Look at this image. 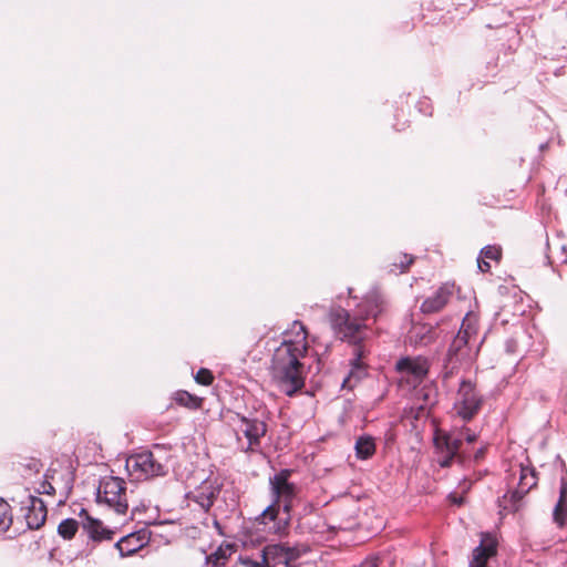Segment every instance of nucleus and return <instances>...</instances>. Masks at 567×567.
<instances>
[{
  "label": "nucleus",
  "mask_w": 567,
  "mask_h": 567,
  "mask_svg": "<svg viewBox=\"0 0 567 567\" xmlns=\"http://www.w3.org/2000/svg\"><path fill=\"white\" fill-rule=\"evenodd\" d=\"M476 440L477 435L467 427L453 432L436 431L433 439L437 454L436 462L441 467H450L454 461L463 464L466 460L465 452L462 451L463 442L472 444Z\"/></svg>",
  "instance_id": "nucleus-3"
},
{
  "label": "nucleus",
  "mask_w": 567,
  "mask_h": 567,
  "mask_svg": "<svg viewBox=\"0 0 567 567\" xmlns=\"http://www.w3.org/2000/svg\"><path fill=\"white\" fill-rule=\"evenodd\" d=\"M96 499L113 508L117 514L127 511L126 483L120 477H105L100 482Z\"/></svg>",
  "instance_id": "nucleus-6"
},
{
  "label": "nucleus",
  "mask_w": 567,
  "mask_h": 567,
  "mask_svg": "<svg viewBox=\"0 0 567 567\" xmlns=\"http://www.w3.org/2000/svg\"><path fill=\"white\" fill-rule=\"evenodd\" d=\"M453 295L452 287L444 285L433 296L426 298L421 305L423 313H434L442 310Z\"/></svg>",
  "instance_id": "nucleus-17"
},
{
  "label": "nucleus",
  "mask_w": 567,
  "mask_h": 567,
  "mask_svg": "<svg viewBox=\"0 0 567 567\" xmlns=\"http://www.w3.org/2000/svg\"><path fill=\"white\" fill-rule=\"evenodd\" d=\"M353 346L354 358L351 360V369L342 382V388L349 390L353 389L367 375V365L362 362L365 350L361 343Z\"/></svg>",
  "instance_id": "nucleus-14"
},
{
  "label": "nucleus",
  "mask_w": 567,
  "mask_h": 567,
  "mask_svg": "<svg viewBox=\"0 0 567 567\" xmlns=\"http://www.w3.org/2000/svg\"><path fill=\"white\" fill-rule=\"evenodd\" d=\"M240 422L238 431L247 439V444L241 445V451L246 454L260 451L261 439L267 434L268 425L265 420L257 416H247L240 413L235 414Z\"/></svg>",
  "instance_id": "nucleus-7"
},
{
  "label": "nucleus",
  "mask_w": 567,
  "mask_h": 567,
  "mask_svg": "<svg viewBox=\"0 0 567 567\" xmlns=\"http://www.w3.org/2000/svg\"><path fill=\"white\" fill-rule=\"evenodd\" d=\"M384 310V300L378 291L370 292L359 305L358 311L351 316L341 307H332L329 312L331 328L336 336L350 344L362 343L369 333L365 320L377 319Z\"/></svg>",
  "instance_id": "nucleus-2"
},
{
  "label": "nucleus",
  "mask_w": 567,
  "mask_h": 567,
  "mask_svg": "<svg viewBox=\"0 0 567 567\" xmlns=\"http://www.w3.org/2000/svg\"><path fill=\"white\" fill-rule=\"evenodd\" d=\"M150 542V532L146 528L131 533L115 543V548L122 557L131 556L142 549Z\"/></svg>",
  "instance_id": "nucleus-15"
},
{
  "label": "nucleus",
  "mask_w": 567,
  "mask_h": 567,
  "mask_svg": "<svg viewBox=\"0 0 567 567\" xmlns=\"http://www.w3.org/2000/svg\"><path fill=\"white\" fill-rule=\"evenodd\" d=\"M125 467L134 481H145L166 474V466L151 451L131 455L126 460Z\"/></svg>",
  "instance_id": "nucleus-5"
},
{
  "label": "nucleus",
  "mask_w": 567,
  "mask_h": 567,
  "mask_svg": "<svg viewBox=\"0 0 567 567\" xmlns=\"http://www.w3.org/2000/svg\"><path fill=\"white\" fill-rule=\"evenodd\" d=\"M477 267L482 272H487L491 269L489 262L485 258H482V257L477 258Z\"/></svg>",
  "instance_id": "nucleus-33"
},
{
  "label": "nucleus",
  "mask_w": 567,
  "mask_h": 567,
  "mask_svg": "<svg viewBox=\"0 0 567 567\" xmlns=\"http://www.w3.org/2000/svg\"><path fill=\"white\" fill-rule=\"evenodd\" d=\"M300 553L295 547L282 544L267 545L261 550L262 561L266 567H291V563L297 560Z\"/></svg>",
  "instance_id": "nucleus-10"
},
{
  "label": "nucleus",
  "mask_w": 567,
  "mask_h": 567,
  "mask_svg": "<svg viewBox=\"0 0 567 567\" xmlns=\"http://www.w3.org/2000/svg\"><path fill=\"white\" fill-rule=\"evenodd\" d=\"M290 476V470H281L270 477L269 483L275 501L262 512L264 519L275 520L279 511L282 509L284 514H286L285 523H289L290 512L297 496V487L293 483L289 482Z\"/></svg>",
  "instance_id": "nucleus-4"
},
{
  "label": "nucleus",
  "mask_w": 567,
  "mask_h": 567,
  "mask_svg": "<svg viewBox=\"0 0 567 567\" xmlns=\"http://www.w3.org/2000/svg\"><path fill=\"white\" fill-rule=\"evenodd\" d=\"M218 488L213 485H203L198 488L194 496V501L200 506L204 512H208L214 505V502L218 495Z\"/></svg>",
  "instance_id": "nucleus-20"
},
{
  "label": "nucleus",
  "mask_w": 567,
  "mask_h": 567,
  "mask_svg": "<svg viewBox=\"0 0 567 567\" xmlns=\"http://www.w3.org/2000/svg\"><path fill=\"white\" fill-rule=\"evenodd\" d=\"M472 342L466 340L463 334H456L451 342L447 354L446 362L444 364L443 370V380L447 381L450 378L457 372L458 363L463 361H470L473 359L472 355Z\"/></svg>",
  "instance_id": "nucleus-9"
},
{
  "label": "nucleus",
  "mask_w": 567,
  "mask_h": 567,
  "mask_svg": "<svg viewBox=\"0 0 567 567\" xmlns=\"http://www.w3.org/2000/svg\"><path fill=\"white\" fill-rule=\"evenodd\" d=\"M497 555V540L489 534H484L481 543L472 551L468 567H487L489 559Z\"/></svg>",
  "instance_id": "nucleus-13"
},
{
  "label": "nucleus",
  "mask_w": 567,
  "mask_h": 567,
  "mask_svg": "<svg viewBox=\"0 0 567 567\" xmlns=\"http://www.w3.org/2000/svg\"><path fill=\"white\" fill-rule=\"evenodd\" d=\"M47 518V507L44 502L35 496H30V505L25 514V522L30 529L40 528Z\"/></svg>",
  "instance_id": "nucleus-18"
},
{
  "label": "nucleus",
  "mask_w": 567,
  "mask_h": 567,
  "mask_svg": "<svg viewBox=\"0 0 567 567\" xmlns=\"http://www.w3.org/2000/svg\"><path fill=\"white\" fill-rule=\"evenodd\" d=\"M297 339H285L275 350L270 374L272 381L288 396L295 395L305 386V367L300 358L307 352V331L300 321L293 322Z\"/></svg>",
  "instance_id": "nucleus-1"
},
{
  "label": "nucleus",
  "mask_w": 567,
  "mask_h": 567,
  "mask_svg": "<svg viewBox=\"0 0 567 567\" xmlns=\"http://www.w3.org/2000/svg\"><path fill=\"white\" fill-rule=\"evenodd\" d=\"M227 550L228 549H223L221 547L218 548L215 553L207 557V561L216 567L225 565L227 559Z\"/></svg>",
  "instance_id": "nucleus-28"
},
{
  "label": "nucleus",
  "mask_w": 567,
  "mask_h": 567,
  "mask_svg": "<svg viewBox=\"0 0 567 567\" xmlns=\"http://www.w3.org/2000/svg\"><path fill=\"white\" fill-rule=\"evenodd\" d=\"M454 406L456 413L464 421H470L478 413L482 406V396L477 393L474 383L468 380L461 381Z\"/></svg>",
  "instance_id": "nucleus-8"
},
{
  "label": "nucleus",
  "mask_w": 567,
  "mask_h": 567,
  "mask_svg": "<svg viewBox=\"0 0 567 567\" xmlns=\"http://www.w3.org/2000/svg\"><path fill=\"white\" fill-rule=\"evenodd\" d=\"M414 258L411 255L408 254H401L399 256V261H393L391 265V271L399 270L400 272H404L408 270V268L413 264Z\"/></svg>",
  "instance_id": "nucleus-27"
},
{
  "label": "nucleus",
  "mask_w": 567,
  "mask_h": 567,
  "mask_svg": "<svg viewBox=\"0 0 567 567\" xmlns=\"http://www.w3.org/2000/svg\"><path fill=\"white\" fill-rule=\"evenodd\" d=\"M39 493L51 495L55 493V489L51 483H49L48 481H43L41 484V489H39Z\"/></svg>",
  "instance_id": "nucleus-32"
},
{
  "label": "nucleus",
  "mask_w": 567,
  "mask_h": 567,
  "mask_svg": "<svg viewBox=\"0 0 567 567\" xmlns=\"http://www.w3.org/2000/svg\"><path fill=\"white\" fill-rule=\"evenodd\" d=\"M195 381L202 385H210L214 381L213 373L208 369H199L195 375Z\"/></svg>",
  "instance_id": "nucleus-30"
},
{
  "label": "nucleus",
  "mask_w": 567,
  "mask_h": 567,
  "mask_svg": "<svg viewBox=\"0 0 567 567\" xmlns=\"http://www.w3.org/2000/svg\"><path fill=\"white\" fill-rule=\"evenodd\" d=\"M241 564L245 567H266V564L262 561V557L260 559H254L251 557L240 558Z\"/></svg>",
  "instance_id": "nucleus-31"
},
{
  "label": "nucleus",
  "mask_w": 567,
  "mask_h": 567,
  "mask_svg": "<svg viewBox=\"0 0 567 567\" xmlns=\"http://www.w3.org/2000/svg\"><path fill=\"white\" fill-rule=\"evenodd\" d=\"M175 401L179 405L188 408L190 410H196V409L200 408V404H202V399L188 393L187 391H178L175 394Z\"/></svg>",
  "instance_id": "nucleus-25"
},
{
  "label": "nucleus",
  "mask_w": 567,
  "mask_h": 567,
  "mask_svg": "<svg viewBox=\"0 0 567 567\" xmlns=\"http://www.w3.org/2000/svg\"><path fill=\"white\" fill-rule=\"evenodd\" d=\"M79 529V523L76 519L66 518L63 519L58 526V534L65 540L72 539Z\"/></svg>",
  "instance_id": "nucleus-24"
},
{
  "label": "nucleus",
  "mask_w": 567,
  "mask_h": 567,
  "mask_svg": "<svg viewBox=\"0 0 567 567\" xmlns=\"http://www.w3.org/2000/svg\"><path fill=\"white\" fill-rule=\"evenodd\" d=\"M80 516L85 517L82 522V527L87 533L91 540L102 542L113 539L115 532L105 527L101 520L91 517L84 508L81 509Z\"/></svg>",
  "instance_id": "nucleus-16"
},
{
  "label": "nucleus",
  "mask_w": 567,
  "mask_h": 567,
  "mask_svg": "<svg viewBox=\"0 0 567 567\" xmlns=\"http://www.w3.org/2000/svg\"><path fill=\"white\" fill-rule=\"evenodd\" d=\"M553 519L558 527H563L567 522V482L565 478H561L559 498L554 507Z\"/></svg>",
  "instance_id": "nucleus-19"
},
{
  "label": "nucleus",
  "mask_w": 567,
  "mask_h": 567,
  "mask_svg": "<svg viewBox=\"0 0 567 567\" xmlns=\"http://www.w3.org/2000/svg\"><path fill=\"white\" fill-rule=\"evenodd\" d=\"M355 455L360 460H369L375 453V441L370 435H362L357 439Z\"/></svg>",
  "instance_id": "nucleus-21"
},
{
  "label": "nucleus",
  "mask_w": 567,
  "mask_h": 567,
  "mask_svg": "<svg viewBox=\"0 0 567 567\" xmlns=\"http://www.w3.org/2000/svg\"><path fill=\"white\" fill-rule=\"evenodd\" d=\"M537 485L536 472L527 466H519V482L517 487L509 493V502L513 511H518L523 497Z\"/></svg>",
  "instance_id": "nucleus-12"
},
{
  "label": "nucleus",
  "mask_w": 567,
  "mask_h": 567,
  "mask_svg": "<svg viewBox=\"0 0 567 567\" xmlns=\"http://www.w3.org/2000/svg\"><path fill=\"white\" fill-rule=\"evenodd\" d=\"M457 334H463L466 340L471 341L472 343L476 342L477 339V324L476 320L467 315L461 324V328L457 332Z\"/></svg>",
  "instance_id": "nucleus-23"
},
{
  "label": "nucleus",
  "mask_w": 567,
  "mask_h": 567,
  "mask_svg": "<svg viewBox=\"0 0 567 567\" xmlns=\"http://www.w3.org/2000/svg\"><path fill=\"white\" fill-rule=\"evenodd\" d=\"M484 454H485V447H481L478 449L475 454H474V460L477 462L480 461L481 458L484 457Z\"/></svg>",
  "instance_id": "nucleus-34"
},
{
  "label": "nucleus",
  "mask_w": 567,
  "mask_h": 567,
  "mask_svg": "<svg viewBox=\"0 0 567 567\" xmlns=\"http://www.w3.org/2000/svg\"><path fill=\"white\" fill-rule=\"evenodd\" d=\"M410 339L415 343L426 346L434 340L433 329L425 324L415 326L410 332Z\"/></svg>",
  "instance_id": "nucleus-22"
},
{
  "label": "nucleus",
  "mask_w": 567,
  "mask_h": 567,
  "mask_svg": "<svg viewBox=\"0 0 567 567\" xmlns=\"http://www.w3.org/2000/svg\"><path fill=\"white\" fill-rule=\"evenodd\" d=\"M12 524V515L10 513V505L0 498V532H6Z\"/></svg>",
  "instance_id": "nucleus-26"
},
{
  "label": "nucleus",
  "mask_w": 567,
  "mask_h": 567,
  "mask_svg": "<svg viewBox=\"0 0 567 567\" xmlns=\"http://www.w3.org/2000/svg\"><path fill=\"white\" fill-rule=\"evenodd\" d=\"M396 370L405 375L409 382L420 383L429 372V363L423 358H402L396 362Z\"/></svg>",
  "instance_id": "nucleus-11"
},
{
  "label": "nucleus",
  "mask_w": 567,
  "mask_h": 567,
  "mask_svg": "<svg viewBox=\"0 0 567 567\" xmlns=\"http://www.w3.org/2000/svg\"><path fill=\"white\" fill-rule=\"evenodd\" d=\"M502 251L501 248L497 246H486L481 250L482 258L489 259V260H496L498 261L501 259Z\"/></svg>",
  "instance_id": "nucleus-29"
}]
</instances>
